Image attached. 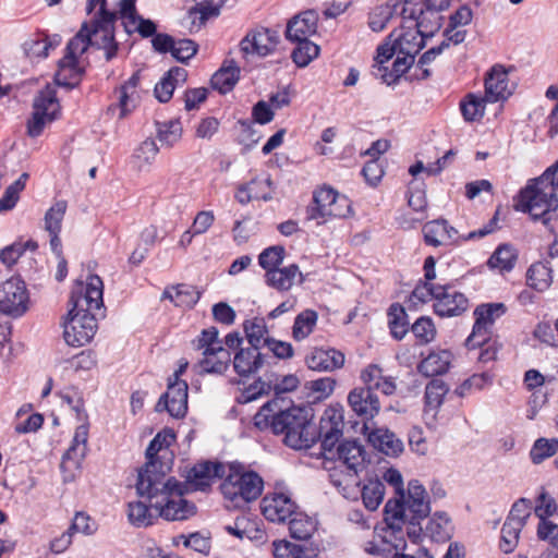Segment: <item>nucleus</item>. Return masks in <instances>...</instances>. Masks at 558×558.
I'll return each mask as SVG.
<instances>
[{"mask_svg":"<svg viewBox=\"0 0 558 558\" xmlns=\"http://www.w3.org/2000/svg\"><path fill=\"white\" fill-rule=\"evenodd\" d=\"M518 255L515 250L509 244L499 245L489 257L487 265L492 269H498L500 272L513 269Z\"/></svg>","mask_w":558,"mask_h":558,"instance_id":"39","label":"nucleus"},{"mask_svg":"<svg viewBox=\"0 0 558 558\" xmlns=\"http://www.w3.org/2000/svg\"><path fill=\"white\" fill-rule=\"evenodd\" d=\"M278 36L275 32L263 28L248 33L240 43L243 54L256 53L265 57L272 52L277 46Z\"/></svg>","mask_w":558,"mask_h":558,"instance_id":"20","label":"nucleus"},{"mask_svg":"<svg viewBox=\"0 0 558 558\" xmlns=\"http://www.w3.org/2000/svg\"><path fill=\"white\" fill-rule=\"evenodd\" d=\"M243 328L250 345L259 348L264 343L267 327L263 318L245 320Z\"/></svg>","mask_w":558,"mask_h":558,"instance_id":"52","label":"nucleus"},{"mask_svg":"<svg viewBox=\"0 0 558 558\" xmlns=\"http://www.w3.org/2000/svg\"><path fill=\"white\" fill-rule=\"evenodd\" d=\"M284 257V248L280 245L270 246L265 248L258 256V263L262 268L268 269L278 268Z\"/></svg>","mask_w":558,"mask_h":558,"instance_id":"56","label":"nucleus"},{"mask_svg":"<svg viewBox=\"0 0 558 558\" xmlns=\"http://www.w3.org/2000/svg\"><path fill=\"white\" fill-rule=\"evenodd\" d=\"M392 14L393 9L390 5L377 7L369 15L368 26L374 32H381L389 23Z\"/></svg>","mask_w":558,"mask_h":558,"instance_id":"61","label":"nucleus"},{"mask_svg":"<svg viewBox=\"0 0 558 558\" xmlns=\"http://www.w3.org/2000/svg\"><path fill=\"white\" fill-rule=\"evenodd\" d=\"M267 355L259 348L250 345L239 349L233 357L234 372L241 377L257 373L266 364Z\"/></svg>","mask_w":558,"mask_h":558,"instance_id":"22","label":"nucleus"},{"mask_svg":"<svg viewBox=\"0 0 558 558\" xmlns=\"http://www.w3.org/2000/svg\"><path fill=\"white\" fill-rule=\"evenodd\" d=\"M29 296L25 282L11 277L0 282V311L12 317H20L28 310Z\"/></svg>","mask_w":558,"mask_h":558,"instance_id":"13","label":"nucleus"},{"mask_svg":"<svg viewBox=\"0 0 558 558\" xmlns=\"http://www.w3.org/2000/svg\"><path fill=\"white\" fill-rule=\"evenodd\" d=\"M254 425L283 435V441L293 449L311 448L318 439L325 452H331L343 433L342 410L329 407L325 410L319 427L314 422V412L308 407L282 409L278 399L266 402L254 416Z\"/></svg>","mask_w":558,"mask_h":558,"instance_id":"1","label":"nucleus"},{"mask_svg":"<svg viewBox=\"0 0 558 558\" xmlns=\"http://www.w3.org/2000/svg\"><path fill=\"white\" fill-rule=\"evenodd\" d=\"M338 460L341 466L347 469L344 475L337 471L330 473V482L336 486L343 497L356 499L360 493L357 474L365 468L366 452L364 447L356 440H347L337 447Z\"/></svg>","mask_w":558,"mask_h":558,"instance_id":"8","label":"nucleus"},{"mask_svg":"<svg viewBox=\"0 0 558 558\" xmlns=\"http://www.w3.org/2000/svg\"><path fill=\"white\" fill-rule=\"evenodd\" d=\"M298 45L292 51V60L294 63L304 68L310 64L319 54V47L311 40L295 41Z\"/></svg>","mask_w":558,"mask_h":558,"instance_id":"48","label":"nucleus"},{"mask_svg":"<svg viewBox=\"0 0 558 558\" xmlns=\"http://www.w3.org/2000/svg\"><path fill=\"white\" fill-rule=\"evenodd\" d=\"M264 481L256 472L246 471L243 464L236 462L227 465L220 489L223 497L232 504L229 507H245L262 495Z\"/></svg>","mask_w":558,"mask_h":558,"instance_id":"7","label":"nucleus"},{"mask_svg":"<svg viewBox=\"0 0 558 558\" xmlns=\"http://www.w3.org/2000/svg\"><path fill=\"white\" fill-rule=\"evenodd\" d=\"M34 111L27 123V133L31 137L39 136L47 123L56 119L59 111V102L56 97V90L47 85L34 99Z\"/></svg>","mask_w":558,"mask_h":558,"instance_id":"12","label":"nucleus"},{"mask_svg":"<svg viewBox=\"0 0 558 558\" xmlns=\"http://www.w3.org/2000/svg\"><path fill=\"white\" fill-rule=\"evenodd\" d=\"M350 213L349 199L331 187H322L314 193L313 203L306 209L308 220L343 218Z\"/></svg>","mask_w":558,"mask_h":558,"instance_id":"11","label":"nucleus"},{"mask_svg":"<svg viewBox=\"0 0 558 558\" xmlns=\"http://www.w3.org/2000/svg\"><path fill=\"white\" fill-rule=\"evenodd\" d=\"M497 222H498V211H496L494 217L483 228H481L476 231H472L466 235L458 236V231L453 227L449 226L448 221L446 220V231H447L446 242H447V244H451V243L458 242V240H460V239L462 241H470V240H474V239L484 238L497 229Z\"/></svg>","mask_w":558,"mask_h":558,"instance_id":"45","label":"nucleus"},{"mask_svg":"<svg viewBox=\"0 0 558 558\" xmlns=\"http://www.w3.org/2000/svg\"><path fill=\"white\" fill-rule=\"evenodd\" d=\"M448 391L449 387L442 379L435 378L426 385L423 417L429 428L436 427L437 415Z\"/></svg>","mask_w":558,"mask_h":558,"instance_id":"19","label":"nucleus"},{"mask_svg":"<svg viewBox=\"0 0 558 558\" xmlns=\"http://www.w3.org/2000/svg\"><path fill=\"white\" fill-rule=\"evenodd\" d=\"M289 531L295 539H308L316 531V522L306 513L296 510L289 520Z\"/></svg>","mask_w":558,"mask_h":558,"instance_id":"40","label":"nucleus"},{"mask_svg":"<svg viewBox=\"0 0 558 558\" xmlns=\"http://www.w3.org/2000/svg\"><path fill=\"white\" fill-rule=\"evenodd\" d=\"M240 78V68L233 60L225 61L222 66L211 76L210 83L214 89L220 94H227L233 89Z\"/></svg>","mask_w":558,"mask_h":558,"instance_id":"33","label":"nucleus"},{"mask_svg":"<svg viewBox=\"0 0 558 558\" xmlns=\"http://www.w3.org/2000/svg\"><path fill=\"white\" fill-rule=\"evenodd\" d=\"M317 313L313 310H306L300 313L295 319L292 327V336L296 341L304 340L307 338L314 330V327L317 323Z\"/></svg>","mask_w":558,"mask_h":558,"instance_id":"46","label":"nucleus"},{"mask_svg":"<svg viewBox=\"0 0 558 558\" xmlns=\"http://www.w3.org/2000/svg\"><path fill=\"white\" fill-rule=\"evenodd\" d=\"M159 148L154 140L147 138L135 149L133 157L140 168L149 166L156 158Z\"/></svg>","mask_w":558,"mask_h":558,"instance_id":"57","label":"nucleus"},{"mask_svg":"<svg viewBox=\"0 0 558 558\" xmlns=\"http://www.w3.org/2000/svg\"><path fill=\"white\" fill-rule=\"evenodd\" d=\"M61 41L59 35L52 38L45 35H34L26 39L22 46L23 51L31 60L44 59L48 56L50 49L56 48Z\"/></svg>","mask_w":558,"mask_h":558,"instance_id":"32","label":"nucleus"},{"mask_svg":"<svg viewBox=\"0 0 558 558\" xmlns=\"http://www.w3.org/2000/svg\"><path fill=\"white\" fill-rule=\"evenodd\" d=\"M424 242L427 245L438 247L441 245H447L446 242V220L437 219L433 221H428L423 226L422 229Z\"/></svg>","mask_w":558,"mask_h":558,"instance_id":"47","label":"nucleus"},{"mask_svg":"<svg viewBox=\"0 0 558 558\" xmlns=\"http://www.w3.org/2000/svg\"><path fill=\"white\" fill-rule=\"evenodd\" d=\"M535 514L541 519H546L558 514V504L554 498L543 492L537 498V505L535 507Z\"/></svg>","mask_w":558,"mask_h":558,"instance_id":"64","label":"nucleus"},{"mask_svg":"<svg viewBox=\"0 0 558 558\" xmlns=\"http://www.w3.org/2000/svg\"><path fill=\"white\" fill-rule=\"evenodd\" d=\"M305 363L313 371L332 372L343 366L344 354L336 349L315 348L306 356Z\"/></svg>","mask_w":558,"mask_h":558,"instance_id":"26","label":"nucleus"},{"mask_svg":"<svg viewBox=\"0 0 558 558\" xmlns=\"http://www.w3.org/2000/svg\"><path fill=\"white\" fill-rule=\"evenodd\" d=\"M442 16L439 12L421 9L413 25H411L424 38H430L441 27Z\"/></svg>","mask_w":558,"mask_h":558,"instance_id":"37","label":"nucleus"},{"mask_svg":"<svg viewBox=\"0 0 558 558\" xmlns=\"http://www.w3.org/2000/svg\"><path fill=\"white\" fill-rule=\"evenodd\" d=\"M452 525L450 519L445 512H435L429 519L423 536L429 537L433 542L445 543L451 538Z\"/></svg>","mask_w":558,"mask_h":558,"instance_id":"34","label":"nucleus"},{"mask_svg":"<svg viewBox=\"0 0 558 558\" xmlns=\"http://www.w3.org/2000/svg\"><path fill=\"white\" fill-rule=\"evenodd\" d=\"M486 97H478L474 94H469L460 102L461 113L465 121L474 122L480 121L485 114Z\"/></svg>","mask_w":558,"mask_h":558,"instance_id":"44","label":"nucleus"},{"mask_svg":"<svg viewBox=\"0 0 558 558\" xmlns=\"http://www.w3.org/2000/svg\"><path fill=\"white\" fill-rule=\"evenodd\" d=\"M425 39L410 25L395 29L377 48L372 75L381 83L395 84L414 63Z\"/></svg>","mask_w":558,"mask_h":558,"instance_id":"5","label":"nucleus"},{"mask_svg":"<svg viewBox=\"0 0 558 558\" xmlns=\"http://www.w3.org/2000/svg\"><path fill=\"white\" fill-rule=\"evenodd\" d=\"M157 137L167 147H172L182 136V125L178 120L158 123Z\"/></svg>","mask_w":558,"mask_h":558,"instance_id":"50","label":"nucleus"},{"mask_svg":"<svg viewBox=\"0 0 558 558\" xmlns=\"http://www.w3.org/2000/svg\"><path fill=\"white\" fill-rule=\"evenodd\" d=\"M255 185H268V187H270L272 185V181L269 175L264 179L253 178L246 184H242L238 187V191L234 196L235 199L240 204L246 205L252 199L270 201L272 198L271 194L262 193L260 191L255 190Z\"/></svg>","mask_w":558,"mask_h":558,"instance_id":"36","label":"nucleus"},{"mask_svg":"<svg viewBox=\"0 0 558 558\" xmlns=\"http://www.w3.org/2000/svg\"><path fill=\"white\" fill-rule=\"evenodd\" d=\"M104 283L99 276L92 275L86 283L77 281L72 289L70 304L72 307L63 324V337L72 347H83L95 336L97 313L104 306Z\"/></svg>","mask_w":558,"mask_h":558,"instance_id":"4","label":"nucleus"},{"mask_svg":"<svg viewBox=\"0 0 558 558\" xmlns=\"http://www.w3.org/2000/svg\"><path fill=\"white\" fill-rule=\"evenodd\" d=\"M118 16L92 17L84 22L65 48L64 57L59 61L56 73V83L61 86L73 87L81 75L78 58L94 47L105 51L107 61L117 56L119 44L116 41L114 25Z\"/></svg>","mask_w":558,"mask_h":558,"instance_id":"3","label":"nucleus"},{"mask_svg":"<svg viewBox=\"0 0 558 558\" xmlns=\"http://www.w3.org/2000/svg\"><path fill=\"white\" fill-rule=\"evenodd\" d=\"M551 272L553 270L548 262L532 264L526 272L527 286L537 291H545L551 284Z\"/></svg>","mask_w":558,"mask_h":558,"instance_id":"38","label":"nucleus"},{"mask_svg":"<svg viewBox=\"0 0 558 558\" xmlns=\"http://www.w3.org/2000/svg\"><path fill=\"white\" fill-rule=\"evenodd\" d=\"M451 360L452 354L448 350L433 351L421 361L417 371L426 377L441 375L449 369Z\"/></svg>","mask_w":558,"mask_h":558,"instance_id":"29","label":"nucleus"},{"mask_svg":"<svg viewBox=\"0 0 558 558\" xmlns=\"http://www.w3.org/2000/svg\"><path fill=\"white\" fill-rule=\"evenodd\" d=\"M557 439L539 438L534 442L530 451V457L535 464H538L543 462L545 459L554 456L557 452Z\"/></svg>","mask_w":558,"mask_h":558,"instance_id":"53","label":"nucleus"},{"mask_svg":"<svg viewBox=\"0 0 558 558\" xmlns=\"http://www.w3.org/2000/svg\"><path fill=\"white\" fill-rule=\"evenodd\" d=\"M271 391V385L258 378L236 397L239 403H248Z\"/></svg>","mask_w":558,"mask_h":558,"instance_id":"58","label":"nucleus"},{"mask_svg":"<svg viewBox=\"0 0 558 558\" xmlns=\"http://www.w3.org/2000/svg\"><path fill=\"white\" fill-rule=\"evenodd\" d=\"M227 473V465L220 462L205 461L195 464L186 475V483L184 492L187 490L189 485L193 490H205L210 485L213 480L222 478ZM185 493H183L184 495Z\"/></svg>","mask_w":558,"mask_h":558,"instance_id":"18","label":"nucleus"},{"mask_svg":"<svg viewBox=\"0 0 558 558\" xmlns=\"http://www.w3.org/2000/svg\"><path fill=\"white\" fill-rule=\"evenodd\" d=\"M88 425L82 424L76 427L70 448L65 451L61 461L63 471L77 470L87 452Z\"/></svg>","mask_w":558,"mask_h":558,"instance_id":"21","label":"nucleus"},{"mask_svg":"<svg viewBox=\"0 0 558 558\" xmlns=\"http://www.w3.org/2000/svg\"><path fill=\"white\" fill-rule=\"evenodd\" d=\"M444 286L433 284L432 281H426L418 283L412 292V296L420 302H427L429 300H435L439 296V293H442Z\"/></svg>","mask_w":558,"mask_h":558,"instance_id":"63","label":"nucleus"},{"mask_svg":"<svg viewBox=\"0 0 558 558\" xmlns=\"http://www.w3.org/2000/svg\"><path fill=\"white\" fill-rule=\"evenodd\" d=\"M136 0H121L119 3V17L122 20L128 34L138 33L143 38L154 37L157 33L156 24L137 13Z\"/></svg>","mask_w":558,"mask_h":558,"instance_id":"16","label":"nucleus"},{"mask_svg":"<svg viewBox=\"0 0 558 558\" xmlns=\"http://www.w3.org/2000/svg\"><path fill=\"white\" fill-rule=\"evenodd\" d=\"M174 440V433L163 429L149 442L147 462L138 472L136 492L138 496H147L165 520L183 521L196 513V506L183 498V483L174 477H166L165 471L158 469V452L169 448Z\"/></svg>","mask_w":558,"mask_h":558,"instance_id":"2","label":"nucleus"},{"mask_svg":"<svg viewBox=\"0 0 558 558\" xmlns=\"http://www.w3.org/2000/svg\"><path fill=\"white\" fill-rule=\"evenodd\" d=\"M412 332L421 344L432 342L436 336V329L429 317L422 316L412 325Z\"/></svg>","mask_w":558,"mask_h":558,"instance_id":"54","label":"nucleus"},{"mask_svg":"<svg viewBox=\"0 0 558 558\" xmlns=\"http://www.w3.org/2000/svg\"><path fill=\"white\" fill-rule=\"evenodd\" d=\"M348 403L353 413L363 422L364 430H368V422L378 415L381 408L377 395L369 388L356 387L349 392Z\"/></svg>","mask_w":558,"mask_h":558,"instance_id":"14","label":"nucleus"},{"mask_svg":"<svg viewBox=\"0 0 558 558\" xmlns=\"http://www.w3.org/2000/svg\"><path fill=\"white\" fill-rule=\"evenodd\" d=\"M272 546L275 558H306L303 546L293 544L286 539L276 541Z\"/></svg>","mask_w":558,"mask_h":558,"instance_id":"59","label":"nucleus"},{"mask_svg":"<svg viewBox=\"0 0 558 558\" xmlns=\"http://www.w3.org/2000/svg\"><path fill=\"white\" fill-rule=\"evenodd\" d=\"M263 515L270 522L284 523L296 512L298 506L291 497L284 493L266 495L260 502Z\"/></svg>","mask_w":558,"mask_h":558,"instance_id":"17","label":"nucleus"},{"mask_svg":"<svg viewBox=\"0 0 558 558\" xmlns=\"http://www.w3.org/2000/svg\"><path fill=\"white\" fill-rule=\"evenodd\" d=\"M149 502L146 505L143 501L129 502L128 505V518L129 522L136 527H146L154 524L157 518H162L159 511L153 506L150 499L145 496Z\"/></svg>","mask_w":558,"mask_h":558,"instance_id":"30","label":"nucleus"},{"mask_svg":"<svg viewBox=\"0 0 558 558\" xmlns=\"http://www.w3.org/2000/svg\"><path fill=\"white\" fill-rule=\"evenodd\" d=\"M163 299H169L175 306L193 307L199 300L201 293L195 287L189 284H178L163 291Z\"/></svg>","mask_w":558,"mask_h":558,"instance_id":"35","label":"nucleus"},{"mask_svg":"<svg viewBox=\"0 0 558 558\" xmlns=\"http://www.w3.org/2000/svg\"><path fill=\"white\" fill-rule=\"evenodd\" d=\"M512 94L508 73L502 65H494L485 78V97L489 102L507 99Z\"/></svg>","mask_w":558,"mask_h":558,"instance_id":"25","label":"nucleus"},{"mask_svg":"<svg viewBox=\"0 0 558 558\" xmlns=\"http://www.w3.org/2000/svg\"><path fill=\"white\" fill-rule=\"evenodd\" d=\"M318 15L308 10L294 16L287 25L286 37L290 41L308 40L317 31Z\"/></svg>","mask_w":558,"mask_h":558,"instance_id":"23","label":"nucleus"},{"mask_svg":"<svg viewBox=\"0 0 558 558\" xmlns=\"http://www.w3.org/2000/svg\"><path fill=\"white\" fill-rule=\"evenodd\" d=\"M187 78V71L180 66L171 68L155 86V96L160 102L171 99L177 85L183 84Z\"/></svg>","mask_w":558,"mask_h":558,"instance_id":"31","label":"nucleus"},{"mask_svg":"<svg viewBox=\"0 0 558 558\" xmlns=\"http://www.w3.org/2000/svg\"><path fill=\"white\" fill-rule=\"evenodd\" d=\"M520 205L532 219L548 226L558 209V196L550 184H541L536 178L521 191Z\"/></svg>","mask_w":558,"mask_h":558,"instance_id":"9","label":"nucleus"},{"mask_svg":"<svg viewBox=\"0 0 558 558\" xmlns=\"http://www.w3.org/2000/svg\"><path fill=\"white\" fill-rule=\"evenodd\" d=\"M488 325L475 318L472 333L465 340L466 348L475 349L485 345L488 340Z\"/></svg>","mask_w":558,"mask_h":558,"instance_id":"62","label":"nucleus"},{"mask_svg":"<svg viewBox=\"0 0 558 558\" xmlns=\"http://www.w3.org/2000/svg\"><path fill=\"white\" fill-rule=\"evenodd\" d=\"M468 306L469 301L464 294L451 291L450 287L444 286L442 293H439L434 303V311L440 317H452L465 312Z\"/></svg>","mask_w":558,"mask_h":558,"instance_id":"24","label":"nucleus"},{"mask_svg":"<svg viewBox=\"0 0 558 558\" xmlns=\"http://www.w3.org/2000/svg\"><path fill=\"white\" fill-rule=\"evenodd\" d=\"M523 526L519 524V522H509L505 521L501 527V537H500V549L506 553H512L518 545L519 535Z\"/></svg>","mask_w":558,"mask_h":558,"instance_id":"51","label":"nucleus"},{"mask_svg":"<svg viewBox=\"0 0 558 558\" xmlns=\"http://www.w3.org/2000/svg\"><path fill=\"white\" fill-rule=\"evenodd\" d=\"M197 44L192 39H174L171 56L179 62L185 63L197 52Z\"/></svg>","mask_w":558,"mask_h":558,"instance_id":"60","label":"nucleus"},{"mask_svg":"<svg viewBox=\"0 0 558 558\" xmlns=\"http://www.w3.org/2000/svg\"><path fill=\"white\" fill-rule=\"evenodd\" d=\"M296 278H299L300 283L304 281L303 275L296 264H291L282 268L268 269L265 274L266 283L278 291L290 290L295 283Z\"/></svg>","mask_w":558,"mask_h":558,"instance_id":"27","label":"nucleus"},{"mask_svg":"<svg viewBox=\"0 0 558 558\" xmlns=\"http://www.w3.org/2000/svg\"><path fill=\"white\" fill-rule=\"evenodd\" d=\"M66 207L65 201H58L46 211L44 220L48 233L61 232Z\"/></svg>","mask_w":558,"mask_h":558,"instance_id":"49","label":"nucleus"},{"mask_svg":"<svg viewBox=\"0 0 558 558\" xmlns=\"http://www.w3.org/2000/svg\"><path fill=\"white\" fill-rule=\"evenodd\" d=\"M367 433L368 441L387 456H398L403 450V442L387 428H372Z\"/></svg>","mask_w":558,"mask_h":558,"instance_id":"28","label":"nucleus"},{"mask_svg":"<svg viewBox=\"0 0 558 558\" xmlns=\"http://www.w3.org/2000/svg\"><path fill=\"white\" fill-rule=\"evenodd\" d=\"M218 336V329L213 326L203 329L193 342L194 348L202 352L203 357L198 361L201 373L222 374L231 363V354Z\"/></svg>","mask_w":558,"mask_h":558,"instance_id":"10","label":"nucleus"},{"mask_svg":"<svg viewBox=\"0 0 558 558\" xmlns=\"http://www.w3.org/2000/svg\"><path fill=\"white\" fill-rule=\"evenodd\" d=\"M205 3H201L198 7L193 8L189 11V20L191 22V29H199L209 17L217 16L219 9L223 4V0H204Z\"/></svg>","mask_w":558,"mask_h":558,"instance_id":"41","label":"nucleus"},{"mask_svg":"<svg viewBox=\"0 0 558 558\" xmlns=\"http://www.w3.org/2000/svg\"><path fill=\"white\" fill-rule=\"evenodd\" d=\"M505 313L506 306L504 303H487L478 305L474 311V316L490 326Z\"/></svg>","mask_w":558,"mask_h":558,"instance_id":"55","label":"nucleus"},{"mask_svg":"<svg viewBox=\"0 0 558 558\" xmlns=\"http://www.w3.org/2000/svg\"><path fill=\"white\" fill-rule=\"evenodd\" d=\"M429 513L430 505L424 486L417 480L410 481L407 493L401 492V495L388 500L385 506V522L388 527L385 538L397 539L403 536L405 526L408 537L417 544L423 534L421 521Z\"/></svg>","mask_w":558,"mask_h":558,"instance_id":"6","label":"nucleus"},{"mask_svg":"<svg viewBox=\"0 0 558 558\" xmlns=\"http://www.w3.org/2000/svg\"><path fill=\"white\" fill-rule=\"evenodd\" d=\"M189 386L185 380L169 378L167 391L156 404V411L167 410L175 418L183 417L187 412Z\"/></svg>","mask_w":558,"mask_h":558,"instance_id":"15","label":"nucleus"},{"mask_svg":"<svg viewBox=\"0 0 558 558\" xmlns=\"http://www.w3.org/2000/svg\"><path fill=\"white\" fill-rule=\"evenodd\" d=\"M388 325L391 336L401 340L409 331V320L405 310L400 304H392L388 312Z\"/></svg>","mask_w":558,"mask_h":558,"instance_id":"42","label":"nucleus"},{"mask_svg":"<svg viewBox=\"0 0 558 558\" xmlns=\"http://www.w3.org/2000/svg\"><path fill=\"white\" fill-rule=\"evenodd\" d=\"M359 495L362 496L364 506L371 510H376L381 504L385 495V485L379 480L368 481L363 488H360Z\"/></svg>","mask_w":558,"mask_h":558,"instance_id":"43","label":"nucleus"}]
</instances>
